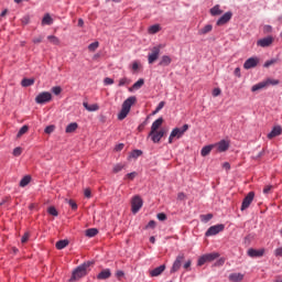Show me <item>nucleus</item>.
Returning a JSON list of instances; mask_svg holds the SVG:
<instances>
[{"label": "nucleus", "instance_id": "nucleus-54", "mask_svg": "<svg viewBox=\"0 0 282 282\" xmlns=\"http://www.w3.org/2000/svg\"><path fill=\"white\" fill-rule=\"evenodd\" d=\"M156 217H158L159 221H166V214H164V213L158 214Z\"/></svg>", "mask_w": 282, "mask_h": 282}, {"label": "nucleus", "instance_id": "nucleus-12", "mask_svg": "<svg viewBox=\"0 0 282 282\" xmlns=\"http://www.w3.org/2000/svg\"><path fill=\"white\" fill-rule=\"evenodd\" d=\"M274 43V37L272 36H267L264 39H261L257 42L258 47H270Z\"/></svg>", "mask_w": 282, "mask_h": 282}, {"label": "nucleus", "instance_id": "nucleus-3", "mask_svg": "<svg viewBox=\"0 0 282 282\" xmlns=\"http://www.w3.org/2000/svg\"><path fill=\"white\" fill-rule=\"evenodd\" d=\"M188 131V124H184L182 128H175L172 130L170 138H169V143L173 144V139L174 138H182V135H184L185 132Z\"/></svg>", "mask_w": 282, "mask_h": 282}, {"label": "nucleus", "instance_id": "nucleus-43", "mask_svg": "<svg viewBox=\"0 0 282 282\" xmlns=\"http://www.w3.org/2000/svg\"><path fill=\"white\" fill-rule=\"evenodd\" d=\"M204 263H208V260L205 254L198 259L197 265L202 267L204 265Z\"/></svg>", "mask_w": 282, "mask_h": 282}, {"label": "nucleus", "instance_id": "nucleus-26", "mask_svg": "<svg viewBox=\"0 0 282 282\" xmlns=\"http://www.w3.org/2000/svg\"><path fill=\"white\" fill-rule=\"evenodd\" d=\"M67 246H69V240H58L55 248H57V250H63L64 248H67Z\"/></svg>", "mask_w": 282, "mask_h": 282}, {"label": "nucleus", "instance_id": "nucleus-24", "mask_svg": "<svg viewBox=\"0 0 282 282\" xmlns=\"http://www.w3.org/2000/svg\"><path fill=\"white\" fill-rule=\"evenodd\" d=\"M264 87H268V83L260 82L251 87V91H259L261 89H264Z\"/></svg>", "mask_w": 282, "mask_h": 282}, {"label": "nucleus", "instance_id": "nucleus-61", "mask_svg": "<svg viewBox=\"0 0 282 282\" xmlns=\"http://www.w3.org/2000/svg\"><path fill=\"white\" fill-rule=\"evenodd\" d=\"M274 256L275 257H282V247L274 250Z\"/></svg>", "mask_w": 282, "mask_h": 282}, {"label": "nucleus", "instance_id": "nucleus-64", "mask_svg": "<svg viewBox=\"0 0 282 282\" xmlns=\"http://www.w3.org/2000/svg\"><path fill=\"white\" fill-rule=\"evenodd\" d=\"M147 228H155V220H150L147 225Z\"/></svg>", "mask_w": 282, "mask_h": 282}, {"label": "nucleus", "instance_id": "nucleus-23", "mask_svg": "<svg viewBox=\"0 0 282 282\" xmlns=\"http://www.w3.org/2000/svg\"><path fill=\"white\" fill-rule=\"evenodd\" d=\"M83 105L87 111H98L100 109V106H98V104L89 105L88 102H84Z\"/></svg>", "mask_w": 282, "mask_h": 282}, {"label": "nucleus", "instance_id": "nucleus-45", "mask_svg": "<svg viewBox=\"0 0 282 282\" xmlns=\"http://www.w3.org/2000/svg\"><path fill=\"white\" fill-rule=\"evenodd\" d=\"M264 83H267V87L268 85H279V79H271V78H268L267 80H264Z\"/></svg>", "mask_w": 282, "mask_h": 282}, {"label": "nucleus", "instance_id": "nucleus-10", "mask_svg": "<svg viewBox=\"0 0 282 282\" xmlns=\"http://www.w3.org/2000/svg\"><path fill=\"white\" fill-rule=\"evenodd\" d=\"M225 226L224 225H215L208 228L206 231V237H213L215 235H219V232L224 231Z\"/></svg>", "mask_w": 282, "mask_h": 282}, {"label": "nucleus", "instance_id": "nucleus-29", "mask_svg": "<svg viewBox=\"0 0 282 282\" xmlns=\"http://www.w3.org/2000/svg\"><path fill=\"white\" fill-rule=\"evenodd\" d=\"M21 85L22 87H32L34 85V78H23Z\"/></svg>", "mask_w": 282, "mask_h": 282}, {"label": "nucleus", "instance_id": "nucleus-56", "mask_svg": "<svg viewBox=\"0 0 282 282\" xmlns=\"http://www.w3.org/2000/svg\"><path fill=\"white\" fill-rule=\"evenodd\" d=\"M213 96H214V98H217V96H221V89L215 88V89L213 90Z\"/></svg>", "mask_w": 282, "mask_h": 282}, {"label": "nucleus", "instance_id": "nucleus-37", "mask_svg": "<svg viewBox=\"0 0 282 282\" xmlns=\"http://www.w3.org/2000/svg\"><path fill=\"white\" fill-rule=\"evenodd\" d=\"M144 85V79L140 78L137 83L132 85V89H141V87Z\"/></svg>", "mask_w": 282, "mask_h": 282}, {"label": "nucleus", "instance_id": "nucleus-19", "mask_svg": "<svg viewBox=\"0 0 282 282\" xmlns=\"http://www.w3.org/2000/svg\"><path fill=\"white\" fill-rule=\"evenodd\" d=\"M210 32H213V25L206 24L204 28L198 30V35L206 36V34H210Z\"/></svg>", "mask_w": 282, "mask_h": 282}, {"label": "nucleus", "instance_id": "nucleus-62", "mask_svg": "<svg viewBox=\"0 0 282 282\" xmlns=\"http://www.w3.org/2000/svg\"><path fill=\"white\" fill-rule=\"evenodd\" d=\"M104 83H105V85H113V79L109 78V77H106Z\"/></svg>", "mask_w": 282, "mask_h": 282}, {"label": "nucleus", "instance_id": "nucleus-14", "mask_svg": "<svg viewBox=\"0 0 282 282\" xmlns=\"http://www.w3.org/2000/svg\"><path fill=\"white\" fill-rule=\"evenodd\" d=\"M98 281H107L111 279V269H104L97 275Z\"/></svg>", "mask_w": 282, "mask_h": 282}, {"label": "nucleus", "instance_id": "nucleus-15", "mask_svg": "<svg viewBox=\"0 0 282 282\" xmlns=\"http://www.w3.org/2000/svg\"><path fill=\"white\" fill-rule=\"evenodd\" d=\"M230 19H232V12L228 11L223 17L219 18L216 25H226V23H228Z\"/></svg>", "mask_w": 282, "mask_h": 282}, {"label": "nucleus", "instance_id": "nucleus-31", "mask_svg": "<svg viewBox=\"0 0 282 282\" xmlns=\"http://www.w3.org/2000/svg\"><path fill=\"white\" fill-rule=\"evenodd\" d=\"M205 258L207 259V262L215 261V259H219V253L217 252L206 253Z\"/></svg>", "mask_w": 282, "mask_h": 282}, {"label": "nucleus", "instance_id": "nucleus-11", "mask_svg": "<svg viewBox=\"0 0 282 282\" xmlns=\"http://www.w3.org/2000/svg\"><path fill=\"white\" fill-rule=\"evenodd\" d=\"M214 147L219 153H224L225 151H228V149H230V142L227 140H221L218 143H216Z\"/></svg>", "mask_w": 282, "mask_h": 282}, {"label": "nucleus", "instance_id": "nucleus-4", "mask_svg": "<svg viewBox=\"0 0 282 282\" xmlns=\"http://www.w3.org/2000/svg\"><path fill=\"white\" fill-rule=\"evenodd\" d=\"M160 46H154L151 48V53L148 55L149 65H153V63L160 58Z\"/></svg>", "mask_w": 282, "mask_h": 282}, {"label": "nucleus", "instance_id": "nucleus-44", "mask_svg": "<svg viewBox=\"0 0 282 282\" xmlns=\"http://www.w3.org/2000/svg\"><path fill=\"white\" fill-rule=\"evenodd\" d=\"M52 91L55 96H59V94L63 91V88H61V86H55L52 88Z\"/></svg>", "mask_w": 282, "mask_h": 282}, {"label": "nucleus", "instance_id": "nucleus-2", "mask_svg": "<svg viewBox=\"0 0 282 282\" xmlns=\"http://www.w3.org/2000/svg\"><path fill=\"white\" fill-rule=\"evenodd\" d=\"M137 101L138 99L135 98V96H131L128 99H126L122 104L121 111L118 113V120H124V118L129 116L131 107H133V104Z\"/></svg>", "mask_w": 282, "mask_h": 282}, {"label": "nucleus", "instance_id": "nucleus-52", "mask_svg": "<svg viewBox=\"0 0 282 282\" xmlns=\"http://www.w3.org/2000/svg\"><path fill=\"white\" fill-rule=\"evenodd\" d=\"M84 195L87 199H91V189L90 188L84 189Z\"/></svg>", "mask_w": 282, "mask_h": 282}, {"label": "nucleus", "instance_id": "nucleus-36", "mask_svg": "<svg viewBox=\"0 0 282 282\" xmlns=\"http://www.w3.org/2000/svg\"><path fill=\"white\" fill-rule=\"evenodd\" d=\"M29 127L28 126H23L20 130H19V132H18V134H17V138H21L22 135H25V133H28V131H29Z\"/></svg>", "mask_w": 282, "mask_h": 282}, {"label": "nucleus", "instance_id": "nucleus-41", "mask_svg": "<svg viewBox=\"0 0 282 282\" xmlns=\"http://www.w3.org/2000/svg\"><path fill=\"white\" fill-rule=\"evenodd\" d=\"M115 276H116V279H118V281H122V279H123V276H124V271L118 270V271L115 273Z\"/></svg>", "mask_w": 282, "mask_h": 282}, {"label": "nucleus", "instance_id": "nucleus-20", "mask_svg": "<svg viewBox=\"0 0 282 282\" xmlns=\"http://www.w3.org/2000/svg\"><path fill=\"white\" fill-rule=\"evenodd\" d=\"M166 270V265L162 264L155 269H153L152 271H150V275L151 276H160V274H162V272H164Z\"/></svg>", "mask_w": 282, "mask_h": 282}, {"label": "nucleus", "instance_id": "nucleus-33", "mask_svg": "<svg viewBox=\"0 0 282 282\" xmlns=\"http://www.w3.org/2000/svg\"><path fill=\"white\" fill-rule=\"evenodd\" d=\"M31 181L32 177L26 175L20 181V186L24 188V186H28V184H30Z\"/></svg>", "mask_w": 282, "mask_h": 282}, {"label": "nucleus", "instance_id": "nucleus-32", "mask_svg": "<svg viewBox=\"0 0 282 282\" xmlns=\"http://www.w3.org/2000/svg\"><path fill=\"white\" fill-rule=\"evenodd\" d=\"M212 151H213V145H207L202 149L200 154L203 158H206V155H209Z\"/></svg>", "mask_w": 282, "mask_h": 282}, {"label": "nucleus", "instance_id": "nucleus-59", "mask_svg": "<svg viewBox=\"0 0 282 282\" xmlns=\"http://www.w3.org/2000/svg\"><path fill=\"white\" fill-rule=\"evenodd\" d=\"M270 191H272V185H267V186L263 188V194H264V195H269Z\"/></svg>", "mask_w": 282, "mask_h": 282}, {"label": "nucleus", "instance_id": "nucleus-49", "mask_svg": "<svg viewBox=\"0 0 282 282\" xmlns=\"http://www.w3.org/2000/svg\"><path fill=\"white\" fill-rule=\"evenodd\" d=\"M276 59H269L264 63L263 67H272V65H275Z\"/></svg>", "mask_w": 282, "mask_h": 282}, {"label": "nucleus", "instance_id": "nucleus-28", "mask_svg": "<svg viewBox=\"0 0 282 282\" xmlns=\"http://www.w3.org/2000/svg\"><path fill=\"white\" fill-rule=\"evenodd\" d=\"M76 129H78V123L76 122H72L66 127V133H74V131H76Z\"/></svg>", "mask_w": 282, "mask_h": 282}, {"label": "nucleus", "instance_id": "nucleus-25", "mask_svg": "<svg viewBox=\"0 0 282 282\" xmlns=\"http://www.w3.org/2000/svg\"><path fill=\"white\" fill-rule=\"evenodd\" d=\"M52 23H54V19H52V15H50V13H46L42 19V25H52Z\"/></svg>", "mask_w": 282, "mask_h": 282}, {"label": "nucleus", "instance_id": "nucleus-57", "mask_svg": "<svg viewBox=\"0 0 282 282\" xmlns=\"http://www.w3.org/2000/svg\"><path fill=\"white\" fill-rule=\"evenodd\" d=\"M33 43L35 44L43 43V35H39L37 37H34Z\"/></svg>", "mask_w": 282, "mask_h": 282}, {"label": "nucleus", "instance_id": "nucleus-40", "mask_svg": "<svg viewBox=\"0 0 282 282\" xmlns=\"http://www.w3.org/2000/svg\"><path fill=\"white\" fill-rule=\"evenodd\" d=\"M47 213L51 214L53 217H58V210L55 207H48Z\"/></svg>", "mask_w": 282, "mask_h": 282}, {"label": "nucleus", "instance_id": "nucleus-55", "mask_svg": "<svg viewBox=\"0 0 282 282\" xmlns=\"http://www.w3.org/2000/svg\"><path fill=\"white\" fill-rule=\"evenodd\" d=\"M68 204H69V206H70V208H72L73 210H77V209H78V205L76 204V202H74V200H68Z\"/></svg>", "mask_w": 282, "mask_h": 282}, {"label": "nucleus", "instance_id": "nucleus-27", "mask_svg": "<svg viewBox=\"0 0 282 282\" xmlns=\"http://www.w3.org/2000/svg\"><path fill=\"white\" fill-rule=\"evenodd\" d=\"M224 11L219 9V4H216L214 8L210 9L212 17H219V14H223Z\"/></svg>", "mask_w": 282, "mask_h": 282}, {"label": "nucleus", "instance_id": "nucleus-1", "mask_svg": "<svg viewBox=\"0 0 282 282\" xmlns=\"http://www.w3.org/2000/svg\"><path fill=\"white\" fill-rule=\"evenodd\" d=\"M94 265V261H87L77 267L69 279V282L80 281L84 276H87V270H89V267Z\"/></svg>", "mask_w": 282, "mask_h": 282}, {"label": "nucleus", "instance_id": "nucleus-53", "mask_svg": "<svg viewBox=\"0 0 282 282\" xmlns=\"http://www.w3.org/2000/svg\"><path fill=\"white\" fill-rule=\"evenodd\" d=\"M54 129H56L54 126H48L45 128L44 132L47 134L54 133Z\"/></svg>", "mask_w": 282, "mask_h": 282}, {"label": "nucleus", "instance_id": "nucleus-21", "mask_svg": "<svg viewBox=\"0 0 282 282\" xmlns=\"http://www.w3.org/2000/svg\"><path fill=\"white\" fill-rule=\"evenodd\" d=\"M229 281L231 282H242L243 274L242 273H231L229 274Z\"/></svg>", "mask_w": 282, "mask_h": 282}, {"label": "nucleus", "instance_id": "nucleus-8", "mask_svg": "<svg viewBox=\"0 0 282 282\" xmlns=\"http://www.w3.org/2000/svg\"><path fill=\"white\" fill-rule=\"evenodd\" d=\"M184 259H186V257L184 256V253H180L173 265H172V269H171V272L174 273V272H177L180 270V268H182V263H184Z\"/></svg>", "mask_w": 282, "mask_h": 282}, {"label": "nucleus", "instance_id": "nucleus-58", "mask_svg": "<svg viewBox=\"0 0 282 282\" xmlns=\"http://www.w3.org/2000/svg\"><path fill=\"white\" fill-rule=\"evenodd\" d=\"M263 32H264V34H270V32H272V26H270V25H264V26H263Z\"/></svg>", "mask_w": 282, "mask_h": 282}, {"label": "nucleus", "instance_id": "nucleus-18", "mask_svg": "<svg viewBox=\"0 0 282 282\" xmlns=\"http://www.w3.org/2000/svg\"><path fill=\"white\" fill-rule=\"evenodd\" d=\"M282 129L281 126H276L272 129V131L268 134V139L272 140V138H276L278 135H281Z\"/></svg>", "mask_w": 282, "mask_h": 282}, {"label": "nucleus", "instance_id": "nucleus-63", "mask_svg": "<svg viewBox=\"0 0 282 282\" xmlns=\"http://www.w3.org/2000/svg\"><path fill=\"white\" fill-rule=\"evenodd\" d=\"M177 199H180L181 202H184V199H186V194H184V193H178Z\"/></svg>", "mask_w": 282, "mask_h": 282}, {"label": "nucleus", "instance_id": "nucleus-46", "mask_svg": "<svg viewBox=\"0 0 282 282\" xmlns=\"http://www.w3.org/2000/svg\"><path fill=\"white\" fill-rule=\"evenodd\" d=\"M26 241H30V231H26L21 238V243H25Z\"/></svg>", "mask_w": 282, "mask_h": 282}, {"label": "nucleus", "instance_id": "nucleus-47", "mask_svg": "<svg viewBox=\"0 0 282 282\" xmlns=\"http://www.w3.org/2000/svg\"><path fill=\"white\" fill-rule=\"evenodd\" d=\"M140 155H142V150H134L131 153V158H134V159L140 158Z\"/></svg>", "mask_w": 282, "mask_h": 282}, {"label": "nucleus", "instance_id": "nucleus-13", "mask_svg": "<svg viewBox=\"0 0 282 282\" xmlns=\"http://www.w3.org/2000/svg\"><path fill=\"white\" fill-rule=\"evenodd\" d=\"M257 65H259V58L250 57L245 62L243 67L245 69H252L253 67H257Z\"/></svg>", "mask_w": 282, "mask_h": 282}, {"label": "nucleus", "instance_id": "nucleus-30", "mask_svg": "<svg viewBox=\"0 0 282 282\" xmlns=\"http://www.w3.org/2000/svg\"><path fill=\"white\" fill-rule=\"evenodd\" d=\"M160 30H162V28L160 26V24H154V25H151V26L148 29V32H149V34H158V32H160Z\"/></svg>", "mask_w": 282, "mask_h": 282}, {"label": "nucleus", "instance_id": "nucleus-16", "mask_svg": "<svg viewBox=\"0 0 282 282\" xmlns=\"http://www.w3.org/2000/svg\"><path fill=\"white\" fill-rule=\"evenodd\" d=\"M265 253V250L264 249H260V250H257V249H249L247 251V254L248 257H251V258H254V257H263V254Z\"/></svg>", "mask_w": 282, "mask_h": 282}, {"label": "nucleus", "instance_id": "nucleus-34", "mask_svg": "<svg viewBox=\"0 0 282 282\" xmlns=\"http://www.w3.org/2000/svg\"><path fill=\"white\" fill-rule=\"evenodd\" d=\"M47 40L50 41V43H52L53 45H59L61 40H58V37L54 36V35H48Z\"/></svg>", "mask_w": 282, "mask_h": 282}, {"label": "nucleus", "instance_id": "nucleus-9", "mask_svg": "<svg viewBox=\"0 0 282 282\" xmlns=\"http://www.w3.org/2000/svg\"><path fill=\"white\" fill-rule=\"evenodd\" d=\"M164 130H156V131H150L149 133V138H151L152 142H154V144H158L160 142V140H162V138H164Z\"/></svg>", "mask_w": 282, "mask_h": 282}, {"label": "nucleus", "instance_id": "nucleus-5", "mask_svg": "<svg viewBox=\"0 0 282 282\" xmlns=\"http://www.w3.org/2000/svg\"><path fill=\"white\" fill-rule=\"evenodd\" d=\"M50 100H52V93H40L36 97H35V102L37 105H45V102H50Z\"/></svg>", "mask_w": 282, "mask_h": 282}, {"label": "nucleus", "instance_id": "nucleus-48", "mask_svg": "<svg viewBox=\"0 0 282 282\" xmlns=\"http://www.w3.org/2000/svg\"><path fill=\"white\" fill-rule=\"evenodd\" d=\"M122 169H124V165L122 164H117L113 166V173H120V171H122Z\"/></svg>", "mask_w": 282, "mask_h": 282}, {"label": "nucleus", "instance_id": "nucleus-60", "mask_svg": "<svg viewBox=\"0 0 282 282\" xmlns=\"http://www.w3.org/2000/svg\"><path fill=\"white\" fill-rule=\"evenodd\" d=\"M132 69H133V72H138V69H140V63L133 62L132 63Z\"/></svg>", "mask_w": 282, "mask_h": 282}, {"label": "nucleus", "instance_id": "nucleus-50", "mask_svg": "<svg viewBox=\"0 0 282 282\" xmlns=\"http://www.w3.org/2000/svg\"><path fill=\"white\" fill-rule=\"evenodd\" d=\"M21 153H23V149H21V148H15V149L13 150V155H14L15 158H19V155H21Z\"/></svg>", "mask_w": 282, "mask_h": 282}, {"label": "nucleus", "instance_id": "nucleus-22", "mask_svg": "<svg viewBox=\"0 0 282 282\" xmlns=\"http://www.w3.org/2000/svg\"><path fill=\"white\" fill-rule=\"evenodd\" d=\"M163 122H164V119H163L162 117L159 118V119H156V120L152 123V126H151V131H152V133H153V131H158V129H160V127H162Z\"/></svg>", "mask_w": 282, "mask_h": 282}, {"label": "nucleus", "instance_id": "nucleus-6", "mask_svg": "<svg viewBox=\"0 0 282 282\" xmlns=\"http://www.w3.org/2000/svg\"><path fill=\"white\" fill-rule=\"evenodd\" d=\"M253 200H254V192H249L242 200L240 210H247V208H250V204H252Z\"/></svg>", "mask_w": 282, "mask_h": 282}, {"label": "nucleus", "instance_id": "nucleus-35", "mask_svg": "<svg viewBox=\"0 0 282 282\" xmlns=\"http://www.w3.org/2000/svg\"><path fill=\"white\" fill-rule=\"evenodd\" d=\"M98 235V230L96 228H90L86 230V237H96Z\"/></svg>", "mask_w": 282, "mask_h": 282}, {"label": "nucleus", "instance_id": "nucleus-7", "mask_svg": "<svg viewBox=\"0 0 282 282\" xmlns=\"http://www.w3.org/2000/svg\"><path fill=\"white\" fill-rule=\"evenodd\" d=\"M143 202L140 196H134L131 200V208L132 213L135 215L140 212V208H142Z\"/></svg>", "mask_w": 282, "mask_h": 282}, {"label": "nucleus", "instance_id": "nucleus-39", "mask_svg": "<svg viewBox=\"0 0 282 282\" xmlns=\"http://www.w3.org/2000/svg\"><path fill=\"white\" fill-rule=\"evenodd\" d=\"M98 46H99V43L94 42V43L88 45V50H89V52H96V50H98Z\"/></svg>", "mask_w": 282, "mask_h": 282}, {"label": "nucleus", "instance_id": "nucleus-38", "mask_svg": "<svg viewBox=\"0 0 282 282\" xmlns=\"http://www.w3.org/2000/svg\"><path fill=\"white\" fill-rule=\"evenodd\" d=\"M200 219H202V221L207 224V221H210V219H213V214L202 215Z\"/></svg>", "mask_w": 282, "mask_h": 282}, {"label": "nucleus", "instance_id": "nucleus-17", "mask_svg": "<svg viewBox=\"0 0 282 282\" xmlns=\"http://www.w3.org/2000/svg\"><path fill=\"white\" fill-rule=\"evenodd\" d=\"M171 63H173V59L171 58V56L169 55H163L161 57V61L159 62V65L161 67H169V65H171Z\"/></svg>", "mask_w": 282, "mask_h": 282}, {"label": "nucleus", "instance_id": "nucleus-42", "mask_svg": "<svg viewBox=\"0 0 282 282\" xmlns=\"http://www.w3.org/2000/svg\"><path fill=\"white\" fill-rule=\"evenodd\" d=\"M137 176H138L137 172L128 173L126 175V180H130V182H133V180H135Z\"/></svg>", "mask_w": 282, "mask_h": 282}, {"label": "nucleus", "instance_id": "nucleus-51", "mask_svg": "<svg viewBox=\"0 0 282 282\" xmlns=\"http://www.w3.org/2000/svg\"><path fill=\"white\" fill-rule=\"evenodd\" d=\"M124 85H129V79H127L126 77L119 80V87H124Z\"/></svg>", "mask_w": 282, "mask_h": 282}]
</instances>
